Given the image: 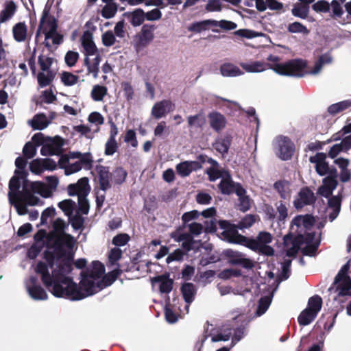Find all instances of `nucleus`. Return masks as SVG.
Wrapping results in <instances>:
<instances>
[{
	"mask_svg": "<svg viewBox=\"0 0 351 351\" xmlns=\"http://www.w3.org/2000/svg\"><path fill=\"white\" fill-rule=\"evenodd\" d=\"M241 275V272L238 269H226L221 271L219 274V277L221 279H228L232 277H237Z\"/></svg>",
	"mask_w": 351,
	"mask_h": 351,
	"instance_id": "obj_62",
	"label": "nucleus"
},
{
	"mask_svg": "<svg viewBox=\"0 0 351 351\" xmlns=\"http://www.w3.org/2000/svg\"><path fill=\"white\" fill-rule=\"evenodd\" d=\"M313 9L317 12H328L330 11V3L324 0L318 1L315 3Z\"/></svg>",
	"mask_w": 351,
	"mask_h": 351,
	"instance_id": "obj_60",
	"label": "nucleus"
},
{
	"mask_svg": "<svg viewBox=\"0 0 351 351\" xmlns=\"http://www.w3.org/2000/svg\"><path fill=\"white\" fill-rule=\"evenodd\" d=\"M17 6L13 1H6L0 12V23L10 21L16 13Z\"/></svg>",
	"mask_w": 351,
	"mask_h": 351,
	"instance_id": "obj_29",
	"label": "nucleus"
},
{
	"mask_svg": "<svg viewBox=\"0 0 351 351\" xmlns=\"http://www.w3.org/2000/svg\"><path fill=\"white\" fill-rule=\"evenodd\" d=\"M41 34L45 35V43L47 47L59 45L62 42V38L57 32L56 21L53 17L49 15L48 11L46 10L43 11L36 36Z\"/></svg>",
	"mask_w": 351,
	"mask_h": 351,
	"instance_id": "obj_7",
	"label": "nucleus"
},
{
	"mask_svg": "<svg viewBox=\"0 0 351 351\" xmlns=\"http://www.w3.org/2000/svg\"><path fill=\"white\" fill-rule=\"evenodd\" d=\"M315 201L314 193L308 188L301 189L293 204L296 208H301L305 205H309Z\"/></svg>",
	"mask_w": 351,
	"mask_h": 351,
	"instance_id": "obj_21",
	"label": "nucleus"
},
{
	"mask_svg": "<svg viewBox=\"0 0 351 351\" xmlns=\"http://www.w3.org/2000/svg\"><path fill=\"white\" fill-rule=\"evenodd\" d=\"M90 188L88 179L84 177L80 179L77 183L68 186V193L71 196L77 195L79 203L84 206L86 204V197L88 195Z\"/></svg>",
	"mask_w": 351,
	"mask_h": 351,
	"instance_id": "obj_12",
	"label": "nucleus"
},
{
	"mask_svg": "<svg viewBox=\"0 0 351 351\" xmlns=\"http://www.w3.org/2000/svg\"><path fill=\"white\" fill-rule=\"evenodd\" d=\"M271 304V299L269 297L261 298L259 300L257 310L256 311V316L260 317L263 315L268 309Z\"/></svg>",
	"mask_w": 351,
	"mask_h": 351,
	"instance_id": "obj_51",
	"label": "nucleus"
},
{
	"mask_svg": "<svg viewBox=\"0 0 351 351\" xmlns=\"http://www.w3.org/2000/svg\"><path fill=\"white\" fill-rule=\"evenodd\" d=\"M219 227L222 230L220 232L221 239L233 243H240L244 240L243 237L238 233V225L231 224L228 221H220Z\"/></svg>",
	"mask_w": 351,
	"mask_h": 351,
	"instance_id": "obj_13",
	"label": "nucleus"
},
{
	"mask_svg": "<svg viewBox=\"0 0 351 351\" xmlns=\"http://www.w3.org/2000/svg\"><path fill=\"white\" fill-rule=\"evenodd\" d=\"M288 31L291 33H300L306 35L309 33L308 29L299 22H294L289 25Z\"/></svg>",
	"mask_w": 351,
	"mask_h": 351,
	"instance_id": "obj_54",
	"label": "nucleus"
},
{
	"mask_svg": "<svg viewBox=\"0 0 351 351\" xmlns=\"http://www.w3.org/2000/svg\"><path fill=\"white\" fill-rule=\"evenodd\" d=\"M208 118L210 127L216 132L221 131L226 126V119L220 112L213 111L209 113Z\"/></svg>",
	"mask_w": 351,
	"mask_h": 351,
	"instance_id": "obj_23",
	"label": "nucleus"
},
{
	"mask_svg": "<svg viewBox=\"0 0 351 351\" xmlns=\"http://www.w3.org/2000/svg\"><path fill=\"white\" fill-rule=\"evenodd\" d=\"M241 66L247 73H261L267 70L266 62L262 61H249L241 62Z\"/></svg>",
	"mask_w": 351,
	"mask_h": 351,
	"instance_id": "obj_32",
	"label": "nucleus"
},
{
	"mask_svg": "<svg viewBox=\"0 0 351 351\" xmlns=\"http://www.w3.org/2000/svg\"><path fill=\"white\" fill-rule=\"evenodd\" d=\"M287 203L278 201L275 204L276 210L271 206L266 208V215L271 219H277L279 221H284L288 217Z\"/></svg>",
	"mask_w": 351,
	"mask_h": 351,
	"instance_id": "obj_17",
	"label": "nucleus"
},
{
	"mask_svg": "<svg viewBox=\"0 0 351 351\" xmlns=\"http://www.w3.org/2000/svg\"><path fill=\"white\" fill-rule=\"evenodd\" d=\"M13 36L17 42L25 41L27 35V28L24 23H18L12 28Z\"/></svg>",
	"mask_w": 351,
	"mask_h": 351,
	"instance_id": "obj_37",
	"label": "nucleus"
},
{
	"mask_svg": "<svg viewBox=\"0 0 351 351\" xmlns=\"http://www.w3.org/2000/svg\"><path fill=\"white\" fill-rule=\"evenodd\" d=\"M274 147L276 154L283 160L290 159L294 152L293 142L283 136H279L274 139Z\"/></svg>",
	"mask_w": 351,
	"mask_h": 351,
	"instance_id": "obj_11",
	"label": "nucleus"
},
{
	"mask_svg": "<svg viewBox=\"0 0 351 351\" xmlns=\"http://www.w3.org/2000/svg\"><path fill=\"white\" fill-rule=\"evenodd\" d=\"M172 238L178 242H182V247L187 251L191 249L192 245V237L187 233L178 234L173 233L172 234Z\"/></svg>",
	"mask_w": 351,
	"mask_h": 351,
	"instance_id": "obj_41",
	"label": "nucleus"
},
{
	"mask_svg": "<svg viewBox=\"0 0 351 351\" xmlns=\"http://www.w3.org/2000/svg\"><path fill=\"white\" fill-rule=\"evenodd\" d=\"M21 180L14 176L9 182L8 199L10 204L14 206L20 215L27 213V206H36L40 202V199L28 191H20Z\"/></svg>",
	"mask_w": 351,
	"mask_h": 351,
	"instance_id": "obj_4",
	"label": "nucleus"
},
{
	"mask_svg": "<svg viewBox=\"0 0 351 351\" xmlns=\"http://www.w3.org/2000/svg\"><path fill=\"white\" fill-rule=\"evenodd\" d=\"M234 34L236 36L246 38L247 39H252L258 37L260 35L258 32L248 29H240L235 31Z\"/></svg>",
	"mask_w": 351,
	"mask_h": 351,
	"instance_id": "obj_58",
	"label": "nucleus"
},
{
	"mask_svg": "<svg viewBox=\"0 0 351 351\" xmlns=\"http://www.w3.org/2000/svg\"><path fill=\"white\" fill-rule=\"evenodd\" d=\"M176 300H173V304L168 303L165 306V318L167 322L170 324H173L178 320L177 315V310H179L182 312V310L180 309V307L177 306V303L176 302Z\"/></svg>",
	"mask_w": 351,
	"mask_h": 351,
	"instance_id": "obj_36",
	"label": "nucleus"
},
{
	"mask_svg": "<svg viewBox=\"0 0 351 351\" xmlns=\"http://www.w3.org/2000/svg\"><path fill=\"white\" fill-rule=\"evenodd\" d=\"M230 140L228 137L218 138L215 144V149L221 154H226L230 146Z\"/></svg>",
	"mask_w": 351,
	"mask_h": 351,
	"instance_id": "obj_48",
	"label": "nucleus"
},
{
	"mask_svg": "<svg viewBox=\"0 0 351 351\" xmlns=\"http://www.w3.org/2000/svg\"><path fill=\"white\" fill-rule=\"evenodd\" d=\"M339 295H351V261L343 266L335 279Z\"/></svg>",
	"mask_w": 351,
	"mask_h": 351,
	"instance_id": "obj_9",
	"label": "nucleus"
},
{
	"mask_svg": "<svg viewBox=\"0 0 351 351\" xmlns=\"http://www.w3.org/2000/svg\"><path fill=\"white\" fill-rule=\"evenodd\" d=\"M213 27H219L224 30H233L237 27V25L232 21L227 20H213Z\"/></svg>",
	"mask_w": 351,
	"mask_h": 351,
	"instance_id": "obj_55",
	"label": "nucleus"
},
{
	"mask_svg": "<svg viewBox=\"0 0 351 351\" xmlns=\"http://www.w3.org/2000/svg\"><path fill=\"white\" fill-rule=\"evenodd\" d=\"M79 77L70 72H63L61 74V81L65 86H73L77 83Z\"/></svg>",
	"mask_w": 351,
	"mask_h": 351,
	"instance_id": "obj_49",
	"label": "nucleus"
},
{
	"mask_svg": "<svg viewBox=\"0 0 351 351\" xmlns=\"http://www.w3.org/2000/svg\"><path fill=\"white\" fill-rule=\"evenodd\" d=\"M154 289L158 288L161 293H168L172 290L173 281L168 276L161 275L152 279Z\"/></svg>",
	"mask_w": 351,
	"mask_h": 351,
	"instance_id": "obj_22",
	"label": "nucleus"
},
{
	"mask_svg": "<svg viewBox=\"0 0 351 351\" xmlns=\"http://www.w3.org/2000/svg\"><path fill=\"white\" fill-rule=\"evenodd\" d=\"M122 251L118 247L112 248L108 254V260L109 263L111 265H115L116 263L120 259L121 257Z\"/></svg>",
	"mask_w": 351,
	"mask_h": 351,
	"instance_id": "obj_63",
	"label": "nucleus"
},
{
	"mask_svg": "<svg viewBox=\"0 0 351 351\" xmlns=\"http://www.w3.org/2000/svg\"><path fill=\"white\" fill-rule=\"evenodd\" d=\"M351 107V99H346L333 104L328 106V112L331 115H336Z\"/></svg>",
	"mask_w": 351,
	"mask_h": 351,
	"instance_id": "obj_39",
	"label": "nucleus"
},
{
	"mask_svg": "<svg viewBox=\"0 0 351 351\" xmlns=\"http://www.w3.org/2000/svg\"><path fill=\"white\" fill-rule=\"evenodd\" d=\"M272 241V236L267 232H261L257 237L256 241L253 242V247H256L262 254L267 256H271L274 253V249L267 244Z\"/></svg>",
	"mask_w": 351,
	"mask_h": 351,
	"instance_id": "obj_15",
	"label": "nucleus"
},
{
	"mask_svg": "<svg viewBox=\"0 0 351 351\" xmlns=\"http://www.w3.org/2000/svg\"><path fill=\"white\" fill-rule=\"evenodd\" d=\"M58 207L67 216H70L75 207V203L71 199H65L58 203Z\"/></svg>",
	"mask_w": 351,
	"mask_h": 351,
	"instance_id": "obj_53",
	"label": "nucleus"
},
{
	"mask_svg": "<svg viewBox=\"0 0 351 351\" xmlns=\"http://www.w3.org/2000/svg\"><path fill=\"white\" fill-rule=\"evenodd\" d=\"M237 187H242L239 184H235L232 182L228 173H226L222 177L219 184V189L223 194H230L237 193Z\"/></svg>",
	"mask_w": 351,
	"mask_h": 351,
	"instance_id": "obj_28",
	"label": "nucleus"
},
{
	"mask_svg": "<svg viewBox=\"0 0 351 351\" xmlns=\"http://www.w3.org/2000/svg\"><path fill=\"white\" fill-rule=\"evenodd\" d=\"M201 167L202 165L198 161H184L176 165V171L180 176L186 177Z\"/></svg>",
	"mask_w": 351,
	"mask_h": 351,
	"instance_id": "obj_27",
	"label": "nucleus"
},
{
	"mask_svg": "<svg viewBox=\"0 0 351 351\" xmlns=\"http://www.w3.org/2000/svg\"><path fill=\"white\" fill-rule=\"evenodd\" d=\"M46 180L47 184L39 181L31 182L29 188L32 192L38 194L44 198L51 197L56 191L59 180L54 176L46 177Z\"/></svg>",
	"mask_w": 351,
	"mask_h": 351,
	"instance_id": "obj_10",
	"label": "nucleus"
},
{
	"mask_svg": "<svg viewBox=\"0 0 351 351\" xmlns=\"http://www.w3.org/2000/svg\"><path fill=\"white\" fill-rule=\"evenodd\" d=\"M220 73L226 77H234L242 75L243 72L232 63H224L219 68Z\"/></svg>",
	"mask_w": 351,
	"mask_h": 351,
	"instance_id": "obj_30",
	"label": "nucleus"
},
{
	"mask_svg": "<svg viewBox=\"0 0 351 351\" xmlns=\"http://www.w3.org/2000/svg\"><path fill=\"white\" fill-rule=\"evenodd\" d=\"M154 25H144L138 35V45L145 47L150 43L154 38Z\"/></svg>",
	"mask_w": 351,
	"mask_h": 351,
	"instance_id": "obj_24",
	"label": "nucleus"
},
{
	"mask_svg": "<svg viewBox=\"0 0 351 351\" xmlns=\"http://www.w3.org/2000/svg\"><path fill=\"white\" fill-rule=\"evenodd\" d=\"M97 172L99 174V182L100 189L102 191H106L110 188V172L108 167H97Z\"/></svg>",
	"mask_w": 351,
	"mask_h": 351,
	"instance_id": "obj_34",
	"label": "nucleus"
},
{
	"mask_svg": "<svg viewBox=\"0 0 351 351\" xmlns=\"http://www.w3.org/2000/svg\"><path fill=\"white\" fill-rule=\"evenodd\" d=\"M107 88L104 86L95 85L91 91V97L95 101H101L107 94Z\"/></svg>",
	"mask_w": 351,
	"mask_h": 351,
	"instance_id": "obj_47",
	"label": "nucleus"
},
{
	"mask_svg": "<svg viewBox=\"0 0 351 351\" xmlns=\"http://www.w3.org/2000/svg\"><path fill=\"white\" fill-rule=\"evenodd\" d=\"M187 120L189 126L192 130H197L201 128L206 123L204 116L201 114H197L193 116H189L187 118Z\"/></svg>",
	"mask_w": 351,
	"mask_h": 351,
	"instance_id": "obj_43",
	"label": "nucleus"
},
{
	"mask_svg": "<svg viewBox=\"0 0 351 351\" xmlns=\"http://www.w3.org/2000/svg\"><path fill=\"white\" fill-rule=\"evenodd\" d=\"M226 255L229 258V263L233 265H241L246 269H252L254 267L255 261L247 258L244 254L239 252L228 250Z\"/></svg>",
	"mask_w": 351,
	"mask_h": 351,
	"instance_id": "obj_19",
	"label": "nucleus"
},
{
	"mask_svg": "<svg viewBox=\"0 0 351 351\" xmlns=\"http://www.w3.org/2000/svg\"><path fill=\"white\" fill-rule=\"evenodd\" d=\"M92 158L89 153L82 154L78 152H69L62 155L58 160L60 168L64 169L66 176L75 173L83 167L90 165Z\"/></svg>",
	"mask_w": 351,
	"mask_h": 351,
	"instance_id": "obj_6",
	"label": "nucleus"
},
{
	"mask_svg": "<svg viewBox=\"0 0 351 351\" xmlns=\"http://www.w3.org/2000/svg\"><path fill=\"white\" fill-rule=\"evenodd\" d=\"M226 173L227 172L221 171L218 168H215V167H212L207 170V173L210 181H215L219 178L222 179V177L224 176Z\"/></svg>",
	"mask_w": 351,
	"mask_h": 351,
	"instance_id": "obj_61",
	"label": "nucleus"
},
{
	"mask_svg": "<svg viewBox=\"0 0 351 351\" xmlns=\"http://www.w3.org/2000/svg\"><path fill=\"white\" fill-rule=\"evenodd\" d=\"M267 60L268 61L266 62L267 70L271 69L280 75L303 77L307 74L313 75L319 74L324 65L332 62V58L329 53L320 56L312 69H308L306 62L300 59L280 63L278 56L269 55Z\"/></svg>",
	"mask_w": 351,
	"mask_h": 351,
	"instance_id": "obj_3",
	"label": "nucleus"
},
{
	"mask_svg": "<svg viewBox=\"0 0 351 351\" xmlns=\"http://www.w3.org/2000/svg\"><path fill=\"white\" fill-rule=\"evenodd\" d=\"M175 105L170 100H162L156 103L152 109V116L158 119L165 117L167 114L173 111Z\"/></svg>",
	"mask_w": 351,
	"mask_h": 351,
	"instance_id": "obj_20",
	"label": "nucleus"
},
{
	"mask_svg": "<svg viewBox=\"0 0 351 351\" xmlns=\"http://www.w3.org/2000/svg\"><path fill=\"white\" fill-rule=\"evenodd\" d=\"M82 45L86 57L99 55L97 53L96 46L93 40V36L90 33L86 32L82 38Z\"/></svg>",
	"mask_w": 351,
	"mask_h": 351,
	"instance_id": "obj_26",
	"label": "nucleus"
},
{
	"mask_svg": "<svg viewBox=\"0 0 351 351\" xmlns=\"http://www.w3.org/2000/svg\"><path fill=\"white\" fill-rule=\"evenodd\" d=\"M26 289L29 295L35 300H45L47 299V292L38 284L37 278L31 276L25 281Z\"/></svg>",
	"mask_w": 351,
	"mask_h": 351,
	"instance_id": "obj_14",
	"label": "nucleus"
},
{
	"mask_svg": "<svg viewBox=\"0 0 351 351\" xmlns=\"http://www.w3.org/2000/svg\"><path fill=\"white\" fill-rule=\"evenodd\" d=\"M274 188L281 198L289 201L291 197V189L290 184L287 181H278L274 184Z\"/></svg>",
	"mask_w": 351,
	"mask_h": 351,
	"instance_id": "obj_35",
	"label": "nucleus"
},
{
	"mask_svg": "<svg viewBox=\"0 0 351 351\" xmlns=\"http://www.w3.org/2000/svg\"><path fill=\"white\" fill-rule=\"evenodd\" d=\"M322 306V300L319 295L309 298L307 307L298 316V321L301 326L310 324L317 317Z\"/></svg>",
	"mask_w": 351,
	"mask_h": 351,
	"instance_id": "obj_8",
	"label": "nucleus"
},
{
	"mask_svg": "<svg viewBox=\"0 0 351 351\" xmlns=\"http://www.w3.org/2000/svg\"><path fill=\"white\" fill-rule=\"evenodd\" d=\"M56 169V163L49 158H38L33 160L29 163L30 171L37 175L40 174L44 171H53Z\"/></svg>",
	"mask_w": 351,
	"mask_h": 351,
	"instance_id": "obj_16",
	"label": "nucleus"
},
{
	"mask_svg": "<svg viewBox=\"0 0 351 351\" xmlns=\"http://www.w3.org/2000/svg\"><path fill=\"white\" fill-rule=\"evenodd\" d=\"M65 222L57 219L53 223V231L46 238L47 263L37 264L35 271L40 275L45 286L58 298L80 300L93 295L110 285L116 279L114 271L104 275V266L98 261L92 267L82 272L77 285L72 274L73 256L70 251L75 244L74 238L64 232Z\"/></svg>",
	"mask_w": 351,
	"mask_h": 351,
	"instance_id": "obj_1",
	"label": "nucleus"
},
{
	"mask_svg": "<svg viewBox=\"0 0 351 351\" xmlns=\"http://www.w3.org/2000/svg\"><path fill=\"white\" fill-rule=\"evenodd\" d=\"M283 4L277 0H265L263 2H259V9L261 12L269 9L273 11L280 12L283 10Z\"/></svg>",
	"mask_w": 351,
	"mask_h": 351,
	"instance_id": "obj_40",
	"label": "nucleus"
},
{
	"mask_svg": "<svg viewBox=\"0 0 351 351\" xmlns=\"http://www.w3.org/2000/svg\"><path fill=\"white\" fill-rule=\"evenodd\" d=\"M117 11V6L112 3H107L101 11V15L106 19L113 17Z\"/></svg>",
	"mask_w": 351,
	"mask_h": 351,
	"instance_id": "obj_56",
	"label": "nucleus"
},
{
	"mask_svg": "<svg viewBox=\"0 0 351 351\" xmlns=\"http://www.w3.org/2000/svg\"><path fill=\"white\" fill-rule=\"evenodd\" d=\"M88 120L90 123L95 125H101L104 123V117L97 112H93L88 116Z\"/></svg>",
	"mask_w": 351,
	"mask_h": 351,
	"instance_id": "obj_64",
	"label": "nucleus"
},
{
	"mask_svg": "<svg viewBox=\"0 0 351 351\" xmlns=\"http://www.w3.org/2000/svg\"><path fill=\"white\" fill-rule=\"evenodd\" d=\"M29 124L34 130H42L46 128L49 121L44 114H38L35 115L33 119L29 121Z\"/></svg>",
	"mask_w": 351,
	"mask_h": 351,
	"instance_id": "obj_38",
	"label": "nucleus"
},
{
	"mask_svg": "<svg viewBox=\"0 0 351 351\" xmlns=\"http://www.w3.org/2000/svg\"><path fill=\"white\" fill-rule=\"evenodd\" d=\"M292 14L296 17L304 19L309 12V6L302 3H296L291 10Z\"/></svg>",
	"mask_w": 351,
	"mask_h": 351,
	"instance_id": "obj_45",
	"label": "nucleus"
},
{
	"mask_svg": "<svg viewBox=\"0 0 351 351\" xmlns=\"http://www.w3.org/2000/svg\"><path fill=\"white\" fill-rule=\"evenodd\" d=\"M236 194L239 197V207L243 211H246L250 208V199L245 195V191L243 187H237Z\"/></svg>",
	"mask_w": 351,
	"mask_h": 351,
	"instance_id": "obj_42",
	"label": "nucleus"
},
{
	"mask_svg": "<svg viewBox=\"0 0 351 351\" xmlns=\"http://www.w3.org/2000/svg\"><path fill=\"white\" fill-rule=\"evenodd\" d=\"M182 292L183 298L186 303L184 306V309L187 313L189 312V304L194 300L196 289L194 285L192 283H185L182 287Z\"/></svg>",
	"mask_w": 351,
	"mask_h": 351,
	"instance_id": "obj_31",
	"label": "nucleus"
},
{
	"mask_svg": "<svg viewBox=\"0 0 351 351\" xmlns=\"http://www.w3.org/2000/svg\"><path fill=\"white\" fill-rule=\"evenodd\" d=\"M100 61L101 58L99 55L95 56L92 60L88 57H86L84 60V64L87 67L88 74L92 75L95 79L97 78L98 77Z\"/></svg>",
	"mask_w": 351,
	"mask_h": 351,
	"instance_id": "obj_33",
	"label": "nucleus"
},
{
	"mask_svg": "<svg viewBox=\"0 0 351 351\" xmlns=\"http://www.w3.org/2000/svg\"><path fill=\"white\" fill-rule=\"evenodd\" d=\"M55 75L54 71H41L38 74L37 79L40 87L48 86L53 80Z\"/></svg>",
	"mask_w": 351,
	"mask_h": 351,
	"instance_id": "obj_46",
	"label": "nucleus"
},
{
	"mask_svg": "<svg viewBox=\"0 0 351 351\" xmlns=\"http://www.w3.org/2000/svg\"><path fill=\"white\" fill-rule=\"evenodd\" d=\"M314 223L311 215L296 216L291 222L290 232L284 237V250L289 257L299 250L304 255L315 256L320 243V233L308 232Z\"/></svg>",
	"mask_w": 351,
	"mask_h": 351,
	"instance_id": "obj_2",
	"label": "nucleus"
},
{
	"mask_svg": "<svg viewBox=\"0 0 351 351\" xmlns=\"http://www.w3.org/2000/svg\"><path fill=\"white\" fill-rule=\"evenodd\" d=\"M337 186L335 177L327 176L323 179L322 184L317 190L318 195L328 198L326 213L330 221L337 218L341 210V197L337 195L330 197Z\"/></svg>",
	"mask_w": 351,
	"mask_h": 351,
	"instance_id": "obj_5",
	"label": "nucleus"
},
{
	"mask_svg": "<svg viewBox=\"0 0 351 351\" xmlns=\"http://www.w3.org/2000/svg\"><path fill=\"white\" fill-rule=\"evenodd\" d=\"M124 97L130 101L134 97V90L131 84L128 82H123L121 84Z\"/></svg>",
	"mask_w": 351,
	"mask_h": 351,
	"instance_id": "obj_59",
	"label": "nucleus"
},
{
	"mask_svg": "<svg viewBox=\"0 0 351 351\" xmlns=\"http://www.w3.org/2000/svg\"><path fill=\"white\" fill-rule=\"evenodd\" d=\"M53 59L46 56H40L38 58V64L41 71H53L51 67L52 66Z\"/></svg>",
	"mask_w": 351,
	"mask_h": 351,
	"instance_id": "obj_50",
	"label": "nucleus"
},
{
	"mask_svg": "<svg viewBox=\"0 0 351 351\" xmlns=\"http://www.w3.org/2000/svg\"><path fill=\"white\" fill-rule=\"evenodd\" d=\"M326 156L324 153H317L309 158L310 162L315 164L316 171L320 176L326 174L328 171V165L326 162Z\"/></svg>",
	"mask_w": 351,
	"mask_h": 351,
	"instance_id": "obj_25",
	"label": "nucleus"
},
{
	"mask_svg": "<svg viewBox=\"0 0 351 351\" xmlns=\"http://www.w3.org/2000/svg\"><path fill=\"white\" fill-rule=\"evenodd\" d=\"M256 220V217L255 215H247L238 223V228L239 229L250 228L255 223Z\"/></svg>",
	"mask_w": 351,
	"mask_h": 351,
	"instance_id": "obj_57",
	"label": "nucleus"
},
{
	"mask_svg": "<svg viewBox=\"0 0 351 351\" xmlns=\"http://www.w3.org/2000/svg\"><path fill=\"white\" fill-rule=\"evenodd\" d=\"M130 22L134 26L141 25L145 21V14L142 10H136L131 14Z\"/></svg>",
	"mask_w": 351,
	"mask_h": 351,
	"instance_id": "obj_52",
	"label": "nucleus"
},
{
	"mask_svg": "<svg viewBox=\"0 0 351 351\" xmlns=\"http://www.w3.org/2000/svg\"><path fill=\"white\" fill-rule=\"evenodd\" d=\"M210 26L213 27V20H204L192 23L189 27V30L199 33L208 29Z\"/></svg>",
	"mask_w": 351,
	"mask_h": 351,
	"instance_id": "obj_44",
	"label": "nucleus"
},
{
	"mask_svg": "<svg viewBox=\"0 0 351 351\" xmlns=\"http://www.w3.org/2000/svg\"><path fill=\"white\" fill-rule=\"evenodd\" d=\"M62 140L60 137L48 138L43 145L40 153L43 156L58 155L62 151Z\"/></svg>",
	"mask_w": 351,
	"mask_h": 351,
	"instance_id": "obj_18",
	"label": "nucleus"
}]
</instances>
